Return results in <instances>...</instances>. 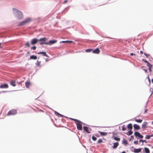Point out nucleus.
Segmentation results:
<instances>
[{
  "label": "nucleus",
  "instance_id": "nucleus-52",
  "mask_svg": "<svg viewBox=\"0 0 153 153\" xmlns=\"http://www.w3.org/2000/svg\"><path fill=\"white\" fill-rule=\"evenodd\" d=\"M152 153H153V152Z\"/></svg>",
  "mask_w": 153,
  "mask_h": 153
},
{
  "label": "nucleus",
  "instance_id": "nucleus-33",
  "mask_svg": "<svg viewBox=\"0 0 153 153\" xmlns=\"http://www.w3.org/2000/svg\"><path fill=\"white\" fill-rule=\"evenodd\" d=\"M134 138V136H131V138L129 139V141H130L132 139H133Z\"/></svg>",
  "mask_w": 153,
  "mask_h": 153
},
{
  "label": "nucleus",
  "instance_id": "nucleus-47",
  "mask_svg": "<svg viewBox=\"0 0 153 153\" xmlns=\"http://www.w3.org/2000/svg\"><path fill=\"white\" fill-rule=\"evenodd\" d=\"M122 153H126L125 152L123 151V152H122Z\"/></svg>",
  "mask_w": 153,
  "mask_h": 153
},
{
  "label": "nucleus",
  "instance_id": "nucleus-41",
  "mask_svg": "<svg viewBox=\"0 0 153 153\" xmlns=\"http://www.w3.org/2000/svg\"><path fill=\"white\" fill-rule=\"evenodd\" d=\"M67 2H68V1L67 0H65L64 1V3L65 4V3H67Z\"/></svg>",
  "mask_w": 153,
  "mask_h": 153
},
{
  "label": "nucleus",
  "instance_id": "nucleus-37",
  "mask_svg": "<svg viewBox=\"0 0 153 153\" xmlns=\"http://www.w3.org/2000/svg\"><path fill=\"white\" fill-rule=\"evenodd\" d=\"M142 145H143V142H145V143H146V140H142Z\"/></svg>",
  "mask_w": 153,
  "mask_h": 153
},
{
  "label": "nucleus",
  "instance_id": "nucleus-36",
  "mask_svg": "<svg viewBox=\"0 0 153 153\" xmlns=\"http://www.w3.org/2000/svg\"><path fill=\"white\" fill-rule=\"evenodd\" d=\"M31 49H33V50H35L36 49V47L35 46L31 48Z\"/></svg>",
  "mask_w": 153,
  "mask_h": 153
},
{
  "label": "nucleus",
  "instance_id": "nucleus-46",
  "mask_svg": "<svg viewBox=\"0 0 153 153\" xmlns=\"http://www.w3.org/2000/svg\"><path fill=\"white\" fill-rule=\"evenodd\" d=\"M140 53H143V52L142 51H140Z\"/></svg>",
  "mask_w": 153,
  "mask_h": 153
},
{
  "label": "nucleus",
  "instance_id": "nucleus-27",
  "mask_svg": "<svg viewBox=\"0 0 153 153\" xmlns=\"http://www.w3.org/2000/svg\"><path fill=\"white\" fill-rule=\"evenodd\" d=\"M133 133V132L131 130H130L128 131V132L127 133V134L128 135H131Z\"/></svg>",
  "mask_w": 153,
  "mask_h": 153
},
{
  "label": "nucleus",
  "instance_id": "nucleus-50",
  "mask_svg": "<svg viewBox=\"0 0 153 153\" xmlns=\"http://www.w3.org/2000/svg\"><path fill=\"white\" fill-rule=\"evenodd\" d=\"M43 38L45 39V38H46L45 37H44Z\"/></svg>",
  "mask_w": 153,
  "mask_h": 153
},
{
  "label": "nucleus",
  "instance_id": "nucleus-32",
  "mask_svg": "<svg viewBox=\"0 0 153 153\" xmlns=\"http://www.w3.org/2000/svg\"><path fill=\"white\" fill-rule=\"evenodd\" d=\"M55 113H56L58 115L60 116L61 117H63V115L60 114H59L58 112H56V111H55Z\"/></svg>",
  "mask_w": 153,
  "mask_h": 153
},
{
  "label": "nucleus",
  "instance_id": "nucleus-48",
  "mask_svg": "<svg viewBox=\"0 0 153 153\" xmlns=\"http://www.w3.org/2000/svg\"><path fill=\"white\" fill-rule=\"evenodd\" d=\"M152 82L153 83V79H152Z\"/></svg>",
  "mask_w": 153,
  "mask_h": 153
},
{
  "label": "nucleus",
  "instance_id": "nucleus-35",
  "mask_svg": "<svg viewBox=\"0 0 153 153\" xmlns=\"http://www.w3.org/2000/svg\"><path fill=\"white\" fill-rule=\"evenodd\" d=\"M134 143L135 144H138V141H135L134 142Z\"/></svg>",
  "mask_w": 153,
  "mask_h": 153
},
{
  "label": "nucleus",
  "instance_id": "nucleus-31",
  "mask_svg": "<svg viewBox=\"0 0 153 153\" xmlns=\"http://www.w3.org/2000/svg\"><path fill=\"white\" fill-rule=\"evenodd\" d=\"M92 140L94 141H95L97 139V138L94 137V136H93L92 138Z\"/></svg>",
  "mask_w": 153,
  "mask_h": 153
},
{
  "label": "nucleus",
  "instance_id": "nucleus-30",
  "mask_svg": "<svg viewBox=\"0 0 153 153\" xmlns=\"http://www.w3.org/2000/svg\"><path fill=\"white\" fill-rule=\"evenodd\" d=\"M102 140L101 139H100L98 140L97 143H102Z\"/></svg>",
  "mask_w": 153,
  "mask_h": 153
},
{
  "label": "nucleus",
  "instance_id": "nucleus-1",
  "mask_svg": "<svg viewBox=\"0 0 153 153\" xmlns=\"http://www.w3.org/2000/svg\"><path fill=\"white\" fill-rule=\"evenodd\" d=\"M45 39H40V44L41 45L43 44H45L46 45H51L53 44L56 42V40H51L49 42H45Z\"/></svg>",
  "mask_w": 153,
  "mask_h": 153
},
{
  "label": "nucleus",
  "instance_id": "nucleus-3",
  "mask_svg": "<svg viewBox=\"0 0 153 153\" xmlns=\"http://www.w3.org/2000/svg\"><path fill=\"white\" fill-rule=\"evenodd\" d=\"M71 119L76 121V123L77 126V128L79 130H82V126L81 124V123L76 119L72 118H71Z\"/></svg>",
  "mask_w": 153,
  "mask_h": 153
},
{
  "label": "nucleus",
  "instance_id": "nucleus-26",
  "mask_svg": "<svg viewBox=\"0 0 153 153\" xmlns=\"http://www.w3.org/2000/svg\"><path fill=\"white\" fill-rule=\"evenodd\" d=\"M128 128L129 129H131L132 128V124L131 123L128 124Z\"/></svg>",
  "mask_w": 153,
  "mask_h": 153
},
{
  "label": "nucleus",
  "instance_id": "nucleus-45",
  "mask_svg": "<svg viewBox=\"0 0 153 153\" xmlns=\"http://www.w3.org/2000/svg\"><path fill=\"white\" fill-rule=\"evenodd\" d=\"M142 141V140H141L140 139V141H139V143H140L141 141Z\"/></svg>",
  "mask_w": 153,
  "mask_h": 153
},
{
  "label": "nucleus",
  "instance_id": "nucleus-9",
  "mask_svg": "<svg viewBox=\"0 0 153 153\" xmlns=\"http://www.w3.org/2000/svg\"><path fill=\"white\" fill-rule=\"evenodd\" d=\"M147 123L146 122H144L142 125V127L143 128H145L147 127Z\"/></svg>",
  "mask_w": 153,
  "mask_h": 153
},
{
  "label": "nucleus",
  "instance_id": "nucleus-23",
  "mask_svg": "<svg viewBox=\"0 0 153 153\" xmlns=\"http://www.w3.org/2000/svg\"><path fill=\"white\" fill-rule=\"evenodd\" d=\"M135 121L138 123H141L142 122V120L141 119H134Z\"/></svg>",
  "mask_w": 153,
  "mask_h": 153
},
{
  "label": "nucleus",
  "instance_id": "nucleus-10",
  "mask_svg": "<svg viewBox=\"0 0 153 153\" xmlns=\"http://www.w3.org/2000/svg\"><path fill=\"white\" fill-rule=\"evenodd\" d=\"M39 54H42V56H46V57H48V55L46 54L45 52H39L37 53Z\"/></svg>",
  "mask_w": 153,
  "mask_h": 153
},
{
  "label": "nucleus",
  "instance_id": "nucleus-20",
  "mask_svg": "<svg viewBox=\"0 0 153 153\" xmlns=\"http://www.w3.org/2000/svg\"><path fill=\"white\" fill-rule=\"evenodd\" d=\"M10 84L11 85L13 86H15L16 85V84L15 83V82L14 81H12L10 83Z\"/></svg>",
  "mask_w": 153,
  "mask_h": 153
},
{
  "label": "nucleus",
  "instance_id": "nucleus-34",
  "mask_svg": "<svg viewBox=\"0 0 153 153\" xmlns=\"http://www.w3.org/2000/svg\"><path fill=\"white\" fill-rule=\"evenodd\" d=\"M85 51L87 52H89L91 51V50L90 49H88L86 50Z\"/></svg>",
  "mask_w": 153,
  "mask_h": 153
},
{
  "label": "nucleus",
  "instance_id": "nucleus-19",
  "mask_svg": "<svg viewBox=\"0 0 153 153\" xmlns=\"http://www.w3.org/2000/svg\"><path fill=\"white\" fill-rule=\"evenodd\" d=\"M37 42V40L36 39H33L31 41V43L33 44H36Z\"/></svg>",
  "mask_w": 153,
  "mask_h": 153
},
{
  "label": "nucleus",
  "instance_id": "nucleus-7",
  "mask_svg": "<svg viewBox=\"0 0 153 153\" xmlns=\"http://www.w3.org/2000/svg\"><path fill=\"white\" fill-rule=\"evenodd\" d=\"M8 88V86L7 84H4L1 85L0 86V88Z\"/></svg>",
  "mask_w": 153,
  "mask_h": 153
},
{
  "label": "nucleus",
  "instance_id": "nucleus-12",
  "mask_svg": "<svg viewBox=\"0 0 153 153\" xmlns=\"http://www.w3.org/2000/svg\"><path fill=\"white\" fill-rule=\"evenodd\" d=\"M146 62L147 63V65L149 67V71L151 72L152 71V65L149 63L147 61H146Z\"/></svg>",
  "mask_w": 153,
  "mask_h": 153
},
{
  "label": "nucleus",
  "instance_id": "nucleus-39",
  "mask_svg": "<svg viewBox=\"0 0 153 153\" xmlns=\"http://www.w3.org/2000/svg\"><path fill=\"white\" fill-rule=\"evenodd\" d=\"M26 45H27V46H29L30 45H29V43L28 42H27L26 44Z\"/></svg>",
  "mask_w": 153,
  "mask_h": 153
},
{
  "label": "nucleus",
  "instance_id": "nucleus-28",
  "mask_svg": "<svg viewBox=\"0 0 153 153\" xmlns=\"http://www.w3.org/2000/svg\"><path fill=\"white\" fill-rule=\"evenodd\" d=\"M122 128L123 131H125L126 129V128L125 127V125H123L122 127Z\"/></svg>",
  "mask_w": 153,
  "mask_h": 153
},
{
  "label": "nucleus",
  "instance_id": "nucleus-15",
  "mask_svg": "<svg viewBox=\"0 0 153 153\" xmlns=\"http://www.w3.org/2000/svg\"><path fill=\"white\" fill-rule=\"evenodd\" d=\"M98 132L100 133V134L102 136H105L107 134V133L106 132H102L100 131H98Z\"/></svg>",
  "mask_w": 153,
  "mask_h": 153
},
{
  "label": "nucleus",
  "instance_id": "nucleus-5",
  "mask_svg": "<svg viewBox=\"0 0 153 153\" xmlns=\"http://www.w3.org/2000/svg\"><path fill=\"white\" fill-rule=\"evenodd\" d=\"M134 135L136 137H137V138H142L143 137V136L141 135L139 132H135L134 133Z\"/></svg>",
  "mask_w": 153,
  "mask_h": 153
},
{
  "label": "nucleus",
  "instance_id": "nucleus-13",
  "mask_svg": "<svg viewBox=\"0 0 153 153\" xmlns=\"http://www.w3.org/2000/svg\"><path fill=\"white\" fill-rule=\"evenodd\" d=\"M141 150V149L140 148V149H134V152L135 153H138L140 152Z\"/></svg>",
  "mask_w": 153,
  "mask_h": 153
},
{
  "label": "nucleus",
  "instance_id": "nucleus-6",
  "mask_svg": "<svg viewBox=\"0 0 153 153\" xmlns=\"http://www.w3.org/2000/svg\"><path fill=\"white\" fill-rule=\"evenodd\" d=\"M16 113V110H12L10 111L7 114L8 115H14Z\"/></svg>",
  "mask_w": 153,
  "mask_h": 153
},
{
  "label": "nucleus",
  "instance_id": "nucleus-24",
  "mask_svg": "<svg viewBox=\"0 0 153 153\" xmlns=\"http://www.w3.org/2000/svg\"><path fill=\"white\" fill-rule=\"evenodd\" d=\"M122 143L123 144L125 145H126L128 143L127 142V141L125 139H123Z\"/></svg>",
  "mask_w": 153,
  "mask_h": 153
},
{
  "label": "nucleus",
  "instance_id": "nucleus-14",
  "mask_svg": "<svg viewBox=\"0 0 153 153\" xmlns=\"http://www.w3.org/2000/svg\"><path fill=\"white\" fill-rule=\"evenodd\" d=\"M92 52L93 53L98 54L100 52V50L98 48H97L94 50Z\"/></svg>",
  "mask_w": 153,
  "mask_h": 153
},
{
  "label": "nucleus",
  "instance_id": "nucleus-42",
  "mask_svg": "<svg viewBox=\"0 0 153 153\" xmlns=\"http://www.w3.org/2000/svg\"><path fill=\"white\" fill-rule=\"evenodd\" d=\"M130 55L131 56H133V55H135V54H134L133 53H130Z\"/></svg>",
  "mask_w": 153,
  "mask_h": 153
},
{
  "label": "nucleus",
  "instance_id": "nucleus-17",
  "mask_svg": "<svg viewBox=\"0 0 153 153\" xmlns=\"http://www.w3.org/2000/svg\"><path fill=\"white\" fill-rule=\"evenodd\" d=\"M119 145L118 143V142L115 143H114V145L113 146V148L114 149H115Z\"/></svg>",
  "mask_w": 153,
  "mask_h": 153
},
{
  "label": "nucleus",
  "instance_id": "nucleus-22",
  "mask_svg": "<svg viewBox=\"0 0 153 153\" xmlns=\"http://www.w3.org/2000/svg\"><path fill=\"white\" fill-rule=\"evenodd\" d=\"M144 150H145V152L146 153H150L149 150L148 148H146V147H145Z\"/></svg>",
  "mask_w": 153,
  "mask_h": 153
},
{
  "label": "nucleus",
  "instance_id": "nucleus-2",
  "mask_svg": "<svg viewBox=\"0 0 153 153\" xmlns=\"http://www.w3.org/2000/svg\"><path fill=\"white\" fill-rule=\"evenodd\" d=\"M13 10H14V12L16 13V14L18 16V18L21 19L22 18L23 15L21 11H19L15 8H13Z\"/></svg>",
  "mask_w": 153,
  "mask_h": 153
},
{
  "label": "nucleus",
  "instance_id": "nucleus-8",
  "mask_svg": "<svg viewBox=\"0 0 153 153\" xmlns=\"http://www.w3.org/2000/svg\"><path fill=\"white\" fill-rule=\"evenodd\" d=\"M83 129L85 131L88 133H90V130L86 127L84 126Z\"/></svg>",
  "mask_w": 153,
  "mask_h": 153
},
{
  "label": "nucleus",
  "instance_id": "nucleus-21",
  "mask_svg": "<svg viewBox=\"0 0 153 153\" xmlns=\"http://www.w3.org/2000/svg\"><path fill=\"white\" fill-rule=\"evenodd\" d=\"M153 136V134L151 135H146V136L145 138L147 139H149L151 137Z\"/></svg>",
  "mask_w": 153,
  "mask_h": 153
},
{
  "label": "nucleus",
  "instance_id": "nucleus-44",
  "mask_svg": "<svg viewBox=\"0 0 153 153\" xmlns=\"http://www.w3.org/2000/svg\"><path fill=\"white\" fill-rule=\"evenodd\" d=\"M148 79L149 82H150V80L149 76L148 77Z\"/></svg>",
  "mask_w": 153,
  "mask_h": 153
},
{
  "label": "nucleus",
  "instance_id": "nucleus-51",
  "mask_svg": "<svg viewBox=\"0 0 153 153\" xmlns=\"http://www.w3.org/2000/svg\"><path fill=\"white\" fill-rule=\"evenodd\" d=\"M146 111V110L145 111V113Z\"/></svg>",
  "mask_w": 153,
  "mask_h": 153
},
{
  "label": "nucleus",
  "instance_id": "nucleus-38",
  "mask_svg": "<svg viewBox=\"0 0 153 153\" xmlns=\"http://www.w3.org/2000/svg\"><path fill=\"white\" fill-rule=\"evenodd\" d=\"M144 54L147 56L148 57L149 56V54H146V53H144Z\"/></svg>",
  "mask_w": 153,
  "mask_h": 153
},
{
  "label": "nucleus",
  "instance_id": "nucleus-40",
  "mask_svg": "<svg viewBox=\"0 0 153 153\" xmlns=\"http://www.w3.org/2000/svg\"><path fill=\"white\" fill-rule=\"evenodd\" d=\"M40 63L38 62L36 63V65L37 66H39V65Z\"/></svg>",
  "mask_w": 153,
  "mask_h": 153
},
{
  "label": "nucleus",
  "instance_id": "nucleus-16",
  "mask_svg": "<svg viewBox=\"0 0 153 153\" xmlns=\"http://www.w3.org/2000/svg\"><path fill=\"white\" fill-rule=\"evenodd\" d=\"M72 42H73L72 41H61L60 43H72Z\"/></svg>",
  "mask_w": 153,
  "mask_h": 153
},
{
  "label": "nucleus",
  "instance_id": "nucleus-4",
  "mask_svg": "<svg viewBox=\"0 0 153 153\" xmlns=\"http://www.w3.org/2000/svg\"><path fill=\"white\" fill-rule=\"evenodd\" d=\"M31 19L30 18H28L25 20L23 21L22 22H19V26H23L27 23L31 21Z\"/></svg>",
  "mask_w": 153,
  "mask_h": 153
},
{
  "label": "nucleus",
  "instance_id": "nucleus-49",
  "mask_svg": "<svg viewBox=\"0 0 153 153\" xmlns=\"http://www.w3.org/2000/svg\"><path fill=\"white\" fill-rule=\"evenodd\" d=\"M152 124L153 125V121L152 122Z\"/></svg>",
  "mask_w": 153,
  "mask_h": 153
},
{
  "label": "nucleus",
  "instance_id": "nucleus-18",
  "mask_svg": "<svg viewBox=\"0 0 153 153\" xmlns=\"http://www.w3.org/2000/svg\"><path fill=\"white\" fill-rule=\"evenodd\" d=\"M37 56H36L32 55L31 56L30 58V59H37Z\"/></svg>",
  "mask_w": 153,
  "mask_h": 153
},
{
  "label": "nucleus",
  "instance_id": "nucleus-25",
  "mask_svg": "<svg viewBox=\"0 0 153 153\" xmlns=\"http://www.w3.org/2000/svg\"><path fill=\"white\" fill-rule=\"evenodd\" d=\"M25 85L26 87L27 88H28L29 86L30 85V84L29 82H26L25 83Z\"/></svg>",
  "mask_w": 153,
  "mask_h": 153
},
{
  "label": "nucleus",
  "instance_id": "nucleus-11",
  "mask_svg": "<svg viewBox=\"0 0 153 153\" xmlns=\"http://www.w3.org/2000/svg\"><path fill=\"white\" fill-rule=\"evenodd\" d=\"M134 128L136 130H138L140 129V126L137 124H134L133 125Z\"/></svg>",
  "mask_w": 153,
  "mask_h": 153
},
{
  "label": "nucleus",
  "instance_id": "nucleus-29",
  "mask_svg": "<svg viewBox=\"0 0 153 153\" xmlns=\"http://www.w3.org/2000/svg\"><path fill=\"white\" fill-rule=\"evenodd\" d=\"M114 139L117 141H119L120 140V139L119 138L117 137H114Z\"/></svg>",
  "mask_w": 153,
  "mask_h": 153
},
{
  "label": "nucleus",
  "instance_id": "nucleus-43",
  "mask_svg": "<svg viewBox=\"0 0 153 153\" xmlns=\"http://www.w3.org/2000/svg\"><path fill=\"white\" fill-rule=\"evenodd\" d=\"M144 71L146 72L147 71V70L146 69H144Z\"/></svg>",
  "mask_w": 153,
  "mask_h": 153
}]
</instances>
